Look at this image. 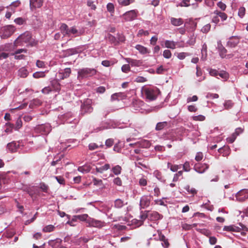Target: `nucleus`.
<instances>
[{"mask_svg":"<svg viewBox=\"0 0 248 248\" xmlns=\"http://www.w3.org/2000/svg\"><path fill=\"white\" fill-rule=\"evenodd\" d=\"M141 93L146 99L153 101L156 99L160 91L156 87H143L141 91Z\"/></svg>","mask_w":248,"mask_h":248,"instance_id":"obj_1","label":"nucleus"},{"mask_svg":"<svg viewBox=\"0 0 248 248\" xmlns=\"http://www.w3.org/2000/svg\"><path fill=\"white\" fill-rule=\"evenodd\" d=\"M31 40V34L26 31L20 35L14 42L16 46L23 45L24 44L30 43Z\"/></svg>","mask_w":248,"mask_h":248,"instance_id":"obj_2","label":"nucleus"},{"mask_svg":"<svg viewBox=\"0 0 248 248\" xmlns=\"http://www.w3.org/2000/svg\"><path fill=\"white\" fill-rule=\"evenodd\" d=\"M96 72V70L94 68H84L78 70V78L79 79H82L88 77H91L95 75Z\"/></svg>","mask_w":248,"mask_h":248,"instance_id":"obj_3","label":"nucleus"},{"mask_svg":"<svg viewBox=\"0 0 248 248\" xmlns=\"http://www.w3.org/2000/svg\"><path fill=\"white\" fill-rule=\"evenodd\" d=\"M153 200V196L151 195H144L140 198V206L141 209L148 207Z\"/></svg>","mask_w":248,"mask_h":248,"instance_id":"obj_4","label":"nucleus"},{"mask_svg":"<svg viewBox=\"0 0 248 248\" xmlns=\"http://www.w3.org/2000/svg\"><path fill=\"white\" fill-rule=\"evenodd\" d=\"M138 11L136 10H130L124 14L122 17L124 19V21H130L136 18L138 16Z\"/></svg>","mask_w":248,"mask_h":248,"instance_id":"obj_5","label":"nucleus"},{"mask_svg":"<svg viewBox=\"0 0 248 248\" xmlns=\"http://www.w3.org/2000/svg\"><path fill=\"white\" fill-rule=\"evenodd\" d=\"M92 100L87 98L81 106L82 112L84 113H91L93 110V108L91 106Z\"/></svg>","mask_w":248,"mask_h":248,"instance_id":"obj_6","label":"nucleus"},{"mask_svg":"<svg viewBox=\"0 0 248 248\" xmlns=\"http://www.w3.org/2000/svg\"><path fill=\"white\" fill-rule=\"evenodd\" d=\"M35 131L42 135H46L51 131V126L49 124L38 125L35 127Z\"/></svg>","mask_w":248,"mask_h":248,"instance_id":"obj_7","label":"nucleus"},{"mask_svg":"<svg viewBox=\"0 0 248 248\" xmlns=\"http://www.w3.org/2000/svg\"><path fill=\"white\" fill-rule=\"evenodd\" d=\"M236 198L240 202H245L248 199V189H243L236 194Z\"/></svg>","mask_w":248,"mask_h":248,"instance_id":"obj_8","label":"nucleus"},{"mask_svg":"<svg viewBox=\"0 0 248 248\" xmlns=\"http://www.w3.org/2000/svg\"><path fill=\"white\" fill-rule=\"evenodd\" d=\"M15 31L14 26L12 25H8L5 27L3 29V33L2 37L3 38H6L12 35Z\"/></svg>","mask_w":248,"mask_h":248,"instance_id":"obj_9","label":"nucleus"},{"mask_svg":"<svg viewBox=\"0 0 248 248\" xmlns=\"http://www.w3.org/2000/svg\"><path fill=\"white\" fill-rule=\"evenodd\" d=\"M209 168V165L206 163H196L194 167V170L199 173H204Z\"/></svg>","mask_w":248,"mask_h":248,"instance_id":"obj_10","label":"nucleus"},{"mask_svg":"<svg viewBox=\"0 0 248 248\" xmlns=\"http://www.w3.org/2000/svg\"><path fill=\"white\" fill-rule=\"evenodd\" d=\"M45 0H30V7L31 11L35 10L36 8H39L43 5Z\"/></svg>","mask_w":248,"mask_h":248,"instance_id":"obj_11","label":"nucleus"},{"mask_svg":"<svg viewBox=\"0 0 248 248\" xmlns=\"http://www.w3.org/2000/svg\"><path fill=\"white\" fill-rule=\"evenodd\" d=\"M243 132V129L240 127L237 128L235 129V132L232 134L231 136L227 139V141L230 143H232V142H234L237 136H238L240 134L242 133Z\"/></svg>","mask_w":248,"mask_h":248,"instance_id":"obj_12","label":"nucleus"},{"mask_svg":"<svg viewBox=\"0 0 248 248\" xmlns=\"http://www.w3.org/2000/svg\"><path fill=\"white\" fill-rule=\"evenodd\" d=\"M240 39L238 37L232 36L231 37L227 42V46L230 47H235L239 43Z\"/></svg>","mask_w":248,"mask_h":248,"instance_id":"obj_13","label":"nucleus"},{"mask_svg":"<svg viewBox=\"0 0 248 248\" xmlns=\"http://www.w3.org/2000/svg\"><path fill=\"white\" fill-rule=\"evenodd\" d=\"M148 219L150 220L155 221L159 220L161 218V216L156 211L150 212L147 211Z\"/></svg>","mask_w":248,"mask_h":248,"instance_id":"obj_14","label":"nucleus"},{"mask_svg":"<svg viewBox=\"0 0 248 248\" xmlns=\"http://www.w3.org/2000/svg\"><path fill=\"white\" fill-rule=\"evenodd\" d=\"M125 60L127 62L130 64L132 66H140L142 64V62L140 60H134L129 58H125Z\"/></svg>","mask_w":248,"mask_h":248,"instance_id":"obj_15","label":"nucleus"},{"mask_svg":"<svg viewBox=\"0 0 248 248\" xmlns=\"http://www.w3.org/2000/svg\"><path fill=\"white\" fill-rule=\"evenodd\" d=\"M61 33L63 34V36H69L70 28L65 23H62L60 27Z\"/></svg>","mask_w":248,"mask_h":248,"instance_id":"obj_16","label":"nucleus"},{"mask_svg":"<svg viewBox=\"0 0 248 248\" xmlns=\"http://www.w3.org/2000/svg\"><path fill=\"white\" fill-rule=\"evenodd\" d=\"M159 240L162 241V245L165 248H168L170 246V243L168 239L166 238L165 235L161 232L158 233Z\"/></svg>","mask_w":248,"mask_h":248,"instance_id":"obj_17","label":"nucleus"},{"mask_svg":"<svg viewBox=\"0 0 248 248\" xmlns=\"http://www.w3.org/2000/svg\"><path fill=\"white\" fill-rule=\"evenodd\" d=\"M217 48L219 52L220 57L222 58H224L226 56L227 50L222 45L220 41L217 42Z\"/></svg>","mask_w":248,"mask_h":248,"instance_id":"obj_18","label":"nucleus"},{"mask_svg":"<svg viewBox=\"0 0 248 248\" xmlns=\"http://www.w3.org/2000/svg\"><path fill=\"white\" fill-rule=\"evenodd\" d=\"M83 32L81 31H78L75 27H72L70 28L69 36L71 35H73V37H76L79 36L82 34Z\"/></svg>","mask_w":248,"mask_h":248,"instance_id":"obj_19","label":"nucleus"},{"mask_svg":"<svg viewBox=\"0 0 248 248\" xmlns=\"http://www.w3.org/2000/svg\"><path fill=\"white\" fill-rule=\"evenodd\" d=\"M171 23L175 26H179L182 25L184 23L183 20L181 18H176L174 17H171L170 18Z\"/></svg>","mask_w":248,"mask_h":248,"instance_id":"obj_20","label":"nucleus"},{"mask_svg":"<svg viewBox=\"0 0 248 248\" xmlns=\"http://www.w3.org/2000/svg\"><path fill=\"white\" fill-rule=\"evenodd\" d=\"M110 168V165L108 164H106L104 166L95 168V170L97 172L102 173L104 171L108 170Z\"/></svg>","mask_w":248,"mask_h":248,"instance_id":"obj_21","label":"nucleus"},{"mask_svg":"<svg viewBox=\"0 0 248 248\" xmlns=\"http://www.w3.org/2000/svg\"><path fill=\"white\" fill-rule=\"evenodd\" d=\"M223 230L227 232H238L240 231V228L234 225L225 226Z\"/></svg>","mask_w":248,"mask_h":248,"instance_id":"obj_22","label":"nucleus"},{"mask_svg":"<svg viewBox=\"0 0 248 248\" xmlns=\"http://www.w3.org/2000/svg\"><path fill=\"white\" fill-rule=\"evenodd\" d=\"M135 48L137 49L141 54H145L149 53L150 51L145 47L140 45H137L136 46Z\"/></svg>","mask_w":248,"mask_h":248,"instance_id":"obj_23","label":"nucleus"},{"mask_svg":"<svg viewBox=\"0 0 248 248\" xmlns=\"http://www.w3.org/2000/svg\"><path fill=\"white\" fill-rule=\"evenodd\" d=\"M140 220L138 221L137 223V225L139 226L142 225L143 223L144 220H145L147 218H148V215L147 213V211H145V213L142 214L140 217Z\"/></svg>","mask_w":248,"mask_h":248,"instance_id":"obj_24","label":"nucleus"},{"mask_svg":"<svg viewBox=\"0 0 248 248\" xmlns=\"http://www.w3.org/2000/svg\"><path fill=\"white\" fill-rule=\"evenodd\" d=\"M90 224L91 226H92L93 227L100 228V227L103 226L105 223L104 222H102V221H101L99 220H97L93 219L91 220Z\"/></svg>","mask_w":248,"mask_h":248,"instance_id":"obj_25","label":"nucleus"},{"mask_svg":"<svg viewBox=\"0 0 248 248\" xmlns=\"http://www.w3.org/2000/svg\"><path fill=\"white\" fill-rule=\"evenodd\" d=\"M126 203H124V202L120 199H117L114 202V206L117 208H121L123 207Z\"/></svg>","mask_w":248,"mask_h":248,"instance_id":"obj_26","label":"nucleus"},{"mask_svg":"<svg viewBox=\"0 0 248 248\" xmlns=\"http://www.w3.org/2000/svg\"><path fill=\"white\" fill-rule=\"evenodd\" d=\"M17 146H18V145H17L16 142H12L8 143L7 147L10 151L11 152H15L16 150Z\"/></svg>","mask_w":248,"mask_h":248,"instance_id":"obj_27","label":"nucleus"},{"mask_svg":"<svg viewBox=\"0 0 248 248\" xmlns=\"http://www.w3.org/2000/svg\"><path fill=\"white\" fill-rule=\"evenodd\" d=\"M168 125V123L167 122H163L158 123L155 127V130L159 131L162 130L165 127H167Z\"/></svg>","mask_w":248,"mask_h":248,"instance_id":"obj_28","label":"nucleus"},{"mask_svg":"<svg viewBox=\"0 0 248 248\" xmlns=\"http://www.w3.org/2000/svg\"><path fill=\"white\" fill-rule=\"evenodd\" d=\"M214 14L215 15H218L219 16L222 21H225L227 19L228 16L224 12H220L218 10H216L214 12Z\"/></svg>","mask_w":248,"mask_h":248,"instance_id":"obj_29","label":"nucleus"},{"mask_svg":"<svg viewBox=\"0 0 248 248\" xmlns=\"http://www.w3.org/2000/svg\"><path fill=\"white\" fill-rule=\"evenodd\" d=\"M176 43L172 41L166 40L165 42V45L166 47L172 49L176 48Z\"/></svg>","mask_w":248,"mask_h":248,"instance_id":"obj_30","label":"nucleus"},{"mask_svg":"<svg viewBox=\"0 0 248 248\" xmlns=\"http://www.w3.org/2000/svg\"><path fill=\"white\" fill-rule=\"evenodd\" d=\"M60 84L56 80H53L51 82V88L52 91H59L61 90Z\"/></svg>","mask_w":248,"mask_h":248,"instance_id":"obj_31","label":"nucleus"},{"mask_svg":"<svg viewBox=\"0 0 248 248\" xmlns=\"http://www.w3.org/2000/svg\"><path fill=\"white\" fill-rule=\"evenodd\" d=\"M42 104V102L38 99H34L31 101L29 107L31 108H33L36 106H39L41 105Z\"/></svg>","mask_w":248,"mask_h":248,"instance_id":"obj_32","label":"nucleus"},{"mask_svg":"<svg viewBox=\"0 0 248 248\" xmlns=\"http://www.w3.org/2000/svg\"><path fill=\"white\" fill-rule=\"evenodd\" d=\"M91 167L88 165H84L79 167L78 170L82 173H88L91 170Z\"/></svg>","mask_w":248,"mask_h":248,"instance_id":"obj_33","label":"nucleus"},{"mask_svg":"<svg viewBox=\"0 0 248 248\" xmlns=\"http://www.w3.org/2000/svg\"><path fill=\"white\" fill-rule=\"evenodd\" d=\"M18 75L23 78H26L28 75V72L26 68L22 67L18 71Z\"/></svg>","mask_w":248,"mask_h":248,"instance_id":"obj_34","label":"nucleus"},{"mask_svg":"<svg viewBox=\"0 0 248 248\" xmlns=\"http://www.w3.org/2000/svg\"><path fill=\"white\" fill-rule=\"evenodd\" d=\"M135 0H118L120 5L122 6H126L135 2Z\"/></svg>","mask_w":248,"mask_h":248,"instance_id":"obj_35","label":"nucleus"},{"mask_svg":"<svg viewBox=\"0 0 248 248\" xmlns=\"http://www.w3.org/2000/svg\"><path fill=\"white\" fill-rule=\"evenodd\" d=\"M168 168H169L172 171L176 172L181 167L178 165H172L171 163L168 162L167 164Z\"/></svg>","mask_w":248,"mask_h":248,"instance_id":"obj_36","label":"nucleus"},{"mask_svg":"<svg viewBox=\"0 0 248 248\" xmlns=\"http://www.w3.org/2000/svg\"><path fill=\"white\" fill-rule=\"evenodd\" d=\"M78 53V52L76 48L68 49L65 51V54L66 56H70Z\"/></svg>","mask_w":248,"mask_h":248,"instance_id":"obj_37","label":"nucleus"},{"mask_svg":"<svg viewBox=\"0 0 248 248\" xmlns=\"http://www.w3.org/2000/svg\"><path fill=\"white\" fill-rule=\"evenodd\" d=\"M151 143L149 140H143L140 143V146L142 148H148L151 146Z\"/></svg>","mask_w":248,"mask_h":248,"instance_id":"obj_38","label":"nucleus"},{"mask_svg":"<svg viewBox=\"0 0 248 248\" xmlns=\"http://www.w3.org/2000/svg\"><path fill=\"white\" fill-rule=\"evenodd\" d=\"M185 189L190 194L194 195L197 194V191L195 188L191 187L187 185L185 186Z\"/></svg>","mask_w":248,"mask_h":248,"instance_id":"obj_39","label":"nucleus"},{"mask_svg":"<svg viewBox=\"0 0 248 248\" xmlns=\"http://www.w3.org/2000/svg\"><path fill=\"white\" fill-rule=\"evenodd\" d=\"M55 227L52 225H48L43 229V231L45 232H50L54 231Z\"/></svg>","mask_w":248,"mask_h":248,"instance_id":"obj_40","label":"nucleus"},{"mask_svg":"<svg viewBox=\"0 0 248 248\" xmlns=\"http://www.w3.org/2000/svg\"><path fill=\"white\" fill-rule=\"evenodd\" d=\"M122 168L119 165H116L112 168V171L115 175H118L121 173Z\"/></svg>","mask_w":248,"mask_h":248,"instance_id":"obj_41","label":"nucleus"},{"mask_svg":"<svg viewBox=\"0 0 248 248\" xmlns=\"http://www.w3.org/2000/svg\"><path fill=\"white\" fill-rule=\"evenodd\" d=\"M6 128L5 130V132L6 133H12L13 129L14 128V125L10 123L6 124Z\"/></svg>","mask_w":248,"mask_h":248,"instance_id":"obj_42","label":"nucleus"},{"mask_svg":"<svg viewBox=\"0 0 248 248\" xmlns=\"http://www.w3.org/2000/svg\"><path fill=\"white\" fill-rule=\"evenodd\" d=\"M224 106L226 109H229L233 107V103L231 100H227L224 103Z\"/></svg>","mask_w":248,"mask_h":248,"instance_id":"obj_43","label":"nucleus"},{"mask_svg":"<svg viewBox=\"0 0 248 248\" xmlns=\"http://www.w3.org/2000/svg\"><path fill=\"white\" fill-rule=\"evenodd\" d=\"M33 77L35 78H44L45 77L44 72H36L33 74Z\"/></svg>","mask_w":248,"mask_h":248,"instance_id":"obj_44","label":"nucleus"},{"mask_svg":"<svg viewBox=\"0 0 248 248\" xmlns=\"http://www.w3.org/2000/svg\"><path fill=\"white\" fill-rule=\"evenodd\" d=\"M149 34V32L148 31H144L142 29L140 30L137 34L138 37H141L143 35L148 36Z\"/></svg>","mask_w":248,"mask_h":248,"instance_id":"obj_45","label":"nucleus"},{"mask_svg":"<svg viewBox=\"0 0 248 248\" xmlns=\"http://www.w3.org/2000/svg\"><path fill=\"white\" fill-rule=\"evenodd\" d=\"M211 29V25L210 24H207L204 25L201 29V31L204 33H207Z\"/></svg>","mask_w":248,"mask_h":248,"instance_id":"obj_46","label":"nucleus"},{"mask_svg":"<svg viewBox=\"0 0 248 248\" xmlns=\"http://www.w3.org/2000/svg\"><path fill=\"white\" fill-rule=\"evenodd\" d=\"M183 171L180 170L176 173H175L174 175L173 178V182H177L179 180V177L180 176H182L183 175Z\"/></svg>","mask_w":248,"mask_h":248,"instance_id":"obj_47","label":"nucleus"},{"mask_svg":"<svg viewBox=\"0 0 248 248\" xmlns=\"http://www.w3.org/2000/svg\"><path fill=\"white\" fill-rule=\"evenodd\" d=\"M107 10L111 13L114 12V6L112 3H108L107 5Z\"/></svg>","mask_w":248,"mask_h":248,"instance_id":"obj_48","label":"nucleus"},{"mask_svg":"<svg viewBox=\"0 0 248 248\" xmlns=\"http://www.w3.org/2000/svg\"><path fill=\"white\" fill-rule=\"evenodd\" d=\"M88 217V216L87 214L76 216V217H77V220L78 219L80 221H85Z\"/></svg>","mask_w":248,"mask_h":248,"instance_id":"obj_49","label":"nucleus"},{"mask_svg":"<svg viewBox=\"0 0 248 248\" xmlns=\"http://www.w3.org/2000/svg\"><path fill=\"white\" fill-rule=\"evenodd\" d=\"M22 125V122L21 119L20 118H18L16 121V126H15V127H14L15 128L16 130H18L21 127Z\"/></svg>","mask_w":248,"mask_h":248,"instance_id":"obj_50","label":"nucleus"},{"mask_svg":"<svg viewBox=\"0 0 248 248\" xmlns=\"http://www.w3.org/2000/svg\"><path fill=\"white\" fill-rule=\"evenodd\" d=\"M54 177L60 184L63 185H65V180L63 177L61 176H55Z\"/></svg>","mask_w":248,"mask_h":248,"instance_id":"obj_51","label":"nucleus"},{"mask_svg":"<svg viewBox=\"0 0 248 248\" xmlns=\"http://www.w3.org/2000/svg\"><path fill=\"white\" fill-rule=\"evenodd\" d=\"M52 91V88L51 86H47L44 88L42 90V93L44 94H48Z\"/></svg>","mask_w":248,"mask_h":248,"instance_id":"obj_52","label":"nucleus"},{"mask_svg":"<svg viewBox=\"0 0 248 248\" xmlns=\"http://www.w3.org/2000/svg\"><path fill=\"white\" fill-rule=\"evenodd\" d=\"M167 70L165 69L162 65H160L159 67L156 69V73L158 74H163Z\"/></svg>","mask_w":248,"mask_h":248,"instance_id":"obj_53","label":"nucleus"},{"mask_svg":"<svg viewBox=\"0 0 248 248\" xmlns=\"http://www.w3.org/2000/svg\"><path fill=\"white\" fill-rule=\"evenodd\" d=\"M163 55L164 58L169 59L171 57V53L170 50L166 49L164 51Z\"/></svg>","mask_w":248,"mask_h":248,"instance_id":"obj_54","label":"nucleus"},{"mask_svg":"<svg viewBox=\"0 0 248 248\" xmlns=\"http://www.w3.org/2000/svg\"><path fill=\"white\" fill-rule=\"evenodd\" d=\"M15 22L19 25H23L25 20L22 17H18L15 19Z\"/></svg>","mask_w":248,"mask_h":248,"instance_id":"obj_55","label":"nucleus"},{"mask_svg":"<svg viewBox=\"0 0 248 248\" xmlns=\"http://www.w3.org/2000/svg\"><path fill=\"white\" fill-rule=\"evenodd\" d=\"M62 72L64 74V77L67 78L70 76L71 73V70L70 68H66L64 69V71Z\"/></svg>","mask_w":248,"mask_h":248,"instance_id":"obj_56","label":"nucleus"},{"mask_svg":"<svg viewBox=\"0 0 248 248\" xmlns=\"http://www.w3.org/2000/svg\"><path fill=\"white\" fill-rule=\"evenodd\" d=\"M189 54L186 52H180L177 55V58L180 60L184 59L186 56H188Z\"/></svg>","mask_w":248,"mask_h":248,"instance_id":"obj_57","label":"nucleus"},{"mask_svg":"<svg viewBox=\"0 0 248 248\" xmlns=\"http://www.w3.org/2000/svg\"><path fill=\"white\" fill-rule=\"evenodd\" d=\"M113 144H114V140L112 139H108L105 142V145L108 147H111Z\"/></svg>","mask_w":248,"mask_h":248,"instance_id":"obj_58","label":"nucleus"},{"mask_svg":"<svg viewBox=\"0 0 248 248\" xmlns=\"http://www.w3.org/2000/svg\"><path fill=\"white\" fill-rule=\"evenodd\" d=\"M130 67L129 64H124L122 67V71L124 73H127L130 71Z\"/></svg>","mask_w":248,"mask_h":248,"instance_id":"obj_59","label":"nucleus"},{"mask_svg":"<svg viewBox=\"0 0 248 248\" xmlns=\"http://www.w3.org/2000/svg\"><path fill=\"white\" fill-rule=\"evenodd\" d=\"M77 221V217H76V216H74L71 220H69L67 221V223L69 224L71 226H75L76 225V222Z\"/></svg>","mask_w":248,"mask_h":248,"instance_id":"obj_60","label":"nucleus"},{"mask_svg":"<svg viewBox=\"0 0 248 248\" xmlns=\"http://www.w3.org/2000/svg\"><path fill=\"white\" fill-rule=\"evenodd\" d=\"M113 183L118 186H121L122 185V181L121 178L118 177L113 179Z\"/></svg>","mask_w":248,"mask_h":248,"instance_id":"obj_61","label":"nucleus"},{"mask_svg":"<svg viewBox=\"0 0 248 248\" xmlns=\"http://www.w3.org/2000/svg\"><path fill=\"white\" fill-rule=\"evenodd\" d=\"M183 170L185 171H189L190 170L189 163L186 161L183 165Z\"/></svg>","mask_w":248,"mask_h":248,"instance_id":"obj_62","label":"nucleus"},{"mask_svg":"<svg viewBox=\"0 0 248 248\" xmlns=\"http://www.w3.org/2000/svg\"><path fill=\"white\" fill-rule=\"evenodd\" d=\"M245 8L243 7H241L239 9L238 15L240 17H243L245 14Z\"/></svg>","mask_w":248,"mask_h":248,"instance_id":"obj_63","label":"nucleus"},{"mask_svg":"<svg viewBox=\"0 0 248 248\" xmlns=\"http://www.w3.org/2000/svg\"><path fill=\"white\" fill-rule=\"evenodd\" d=\"M137 82H144L147 81V79L143 77L139 76L135 79V80Z\"/></svg>","mask_w":248,"mask_h":248,"instance_id":"obj_64","label":"nucleus"}]
</instances>
